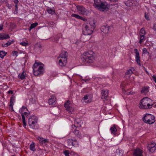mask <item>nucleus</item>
Returning <instances> with one entry per match:
<instances>
[{
	"label": "nucleus",
	"instance_id": "obj_1",
	"mask_svg": "<svg viewBox=\"0 0 156 156\" xmlns=\"http://www.w3.org/2000/svg\"><path fill=\"white\" fill-rule=\"evenodd\" d=\"M84 26V28L83 31V34L85 35H90L92 33L95 27V23L94 20H91Z\"/></svg>",
	"mask_w": 156,
	"mask_h": 156
},
{
	"label": "nucleus",
	"instance_id": "obj_2",
	"mask_svg": "<svg viewBox=\"0 0 156 156\" xmlns=\"http://www.w3.org/2000/svg\"><path fill=\"white\" fill-rule=\"evenodd\" d=\"M140 103L139 105L140 108L148 109L151 108L152 107L153 101L147 97L143 98Z\"/></svg>",
	"mask_w": 156,
	"mask_h": 156
},
{
	"label": "nucleus",
	"instance_id": "obj_3",
	"mask_svg": "<svg viewBox=\"0 0 156 156\" xmlns=\"http://www.w3.org/2000/svg\"><path fill=\"white\" fill-rule=\"evenodd\" d=\"M41 64L40 62H37L35 61V63L33 66L34 75L35 76H39L43 74L44 73V69L43 66L40 65Z\"/></svg>",
	"mask_w": 156,
	"mask_h": 156
},
{
	"label": "nucleus",
	"instance_id": "obj_4",
	"mask_svg": "<svg viewBox=\"0 0 156 156\" xmlns=\"http://www.w3.org/2000/svg\"><path fill=\"white\" fill-rule=\"evenodd\" d=\"M93 53V52L92 51L85 52L81 56L82 61L89 63L93 62L94 60Z\"/></svg>",
	"mask_w": 156,
	"mask_h": 156
},
{
	"label": "nucleus",
	"instance_id": "obj_5",
	"mask_svg": "<svg viewBox=\"0 0 156 156\" xmlns=\"http://www.w3.org/2000/svg\"><path fill=\"white\" fill-rule=\"evenodd\" d=\"M19 112L21 114L23 126L25 127L27 125L25 119V117H27L29 115L30 113L28 112L27 107L24 106H23L20 109Z\"/></svg>",
	"mask_w": 156,
	"mask_h": 156
},
{
	"label": "nucleus",
	"instance_id": "obj_6",
	"mask_svg": "<svg viewBox=\"0 0 156 156\" xmlns=\"http://www.w3.org/2000/svg\"><path fill=\"white\" fill-rule=\"evenodd\" d=\"M142 120L145 123L151 124L155 122L154 116L150 114H146L142 118Z\"/></svg>",
	"mask_w": 156,
	"mask_h": 156
},
{
	"label": "nucleus",
	"instance_id": "obj_7",
	"mask_svg": "<svg viewBox=\"0 0 156 156\" xmlns=\"http://www.w3.org/2000/svg\"><path fill=\"white\" fill-rule=\"evenodd\" d=\"M37 119L34 115H31L28 119V123L30 128L35 129V126L37 124Z\"/></svg>",
	"mask_w": 156,
	"mask_h": 156
},
{
	"label": "nucleus",
	"instance_id": "obj_8",
	"mask_svg": "<svg viewBox=\"0 0 156 156\" xmlns=\"http://www.w3.org/2000/svg\"><path fill=\"white\" fill-rule=\"evenodd\" d=\"M100 11L104 12L109 9V5L105 2H102L97 9Z\"/></svg>",
	"mask_w": 156,
	"mask_h": 156
},
{
	"label": "nucleus",
	"instance_id": "obj_9",
	"mask_svg": "<svg viewBox=\"0 0 156 156\" xmlns=\"http://www.w3.org/2000/svg\"><path fill=\"white\" fill-rule=\"evenodd\" d=\"M76 7L77 10L82 14L86 15L87 14L88 11L84 7L81 5H78Z\"/></svg>",
	"mask_w": 156,
	"mask_h": 156
},
{
	"label": "nucleus",
	"instance_id": "obj_10",
	"mask_svg": "<svg viewBox=\"0 0 156 156\" xmlns=\"http://www.w3.org/2000/svg\"><path fill=\"white\" fill-rule=\"evenodd\" d=\"M67 141L69 148H71L72 146H75L78 144L76 139L73 140L72 139H68L67 140Z\"/></svg>",
	"mask_w": 156,
	"mask_h": 156
},
{
	"label": "nucleus",
	"instance_id": "obj_11",
	"mask_svg": "<svg viewBox=\"0 0 156 156\" xmlns=\"http://www.w3.org/2000/svg\"><path fill=\"white\" fill-rule=\"evenodd\" d=\"M72 131L77 137L79 138L81 137V133H80L79 130L76 129V126L75 125H72Z\"/></svg>",
	"mask_w": 156,
	"mask_h": 156
},
{
	"label": "nucleus",
	"instance_id": "obj_12",
	"mask_svg": "<svg viewBox=\"0 0 156 156\" xmlns=\"http://www.w3.org/2000/svg\"><path fill=\"white\" fill-rule=\"evenodd\" d=\"M64 107L66 108V110L69 112V113H72L73 111V108L70 105V101L69 100L67 101L64 104Z\"/></svg>",
	"mask_w": 156,
	"mask_h": 156
},
{
	"label": "nucleus",
	"instance_id": "obj_13",
	"mask_svg": "<svg viewBox=\"0 0 156 156\" xmlns=\"http://www.w3.org/2000/svg\"><path fill=\"white\" fill-rule=\"evenodd\" d=\"M134 51L136 54L135 60L139 65L141 66V65L140 62V56L139 52L137 49L136 48L134 49Z\"/></svg>",
	"mask_w": 156,
	"mask_h": 156
},
{
	"label": "nucleus",
	"instance_id": "obj_14",
	"mask_svg": "<svg viewBox=\"0 0 156 156\" xmlns=\"http://www.w3.org/2000/svg\"><path fill=\"white\" fill-rule=\"evenodd\" d=\"M155 143H151L150 144H148L147 148L149 152L151 153L154 152L156 150V147L155 146Z\"/></svg>",
	"mask_w": 156,
	"mask_h": 156
},
{
	"label": "nucleus",
	"instance_id": "obj_15",
	"mask_svg": "<svg viewBox=\"0 0 156 156\" xmlns=\"http://www.w3.org/2000/svg\"><path fill=\"white\" fill-rule=\"evenodd\" d=\"M68 55V53L67 51H62L61 53L60 54L59 56H58L57 58L58 59H62L67 60V57Z\"/></svg>",
	"mask_w": 156,
	"mask_h": 156
},
{
	"label": "nucleus",
	"instance_id": "obj_16",
	"mask_svg": "<svg viewBox=\"0 0 156 156\" xmlns=\"http://www.w3.org/2000/svg\"><path fill=\"white\" fill-rule=\"evenodd\" d=\"M58 65L59 66L61 67H63L65 66L67 63V60L64 59H62L59 58L58 59Z\"/></svg>",
	"mask_w": 156,
	"mask_h": 156
},
{
	"label": "nucleus",
	"instance_id": "obj_17",
	"mask_svg": "<svg viewBox=\"0 0 156 156\" xmlns=\"http://www.w3.org/2000/svg\"><path fill=\"white\" fill-rule=\"evenodd\" d=\"M110 28V26L108 25H106L102 26L101 30L102 32L105 34H106L108 33Z\"/></svg>",
	"mask_w": 156,
	"mask_h": 156
},
{
	"label": "nucleus",
	"instance_id": "obj_18",
	"mask_svg": "<svg viewBox=\"0 0 156 156\" xmlns=\"http://www.w3.org/2000/svg\"><path fill=\"white\" fill-rule=\"evenodd\" d=\"M108 90H102L101 91V98L102 99H106L108 96Z\"/></svg>",
	"mask_w": 156,
	"mask_h": 156
},
{
	"label": "nucleus",
	"instance_id": "obj_19",
	"mask_svg": "<svg viewBox=\"0 0 156 156\" xmlns=\"http://www.w3.org/2000/svg\"><path fill=\"white\" fill-rule=\"evenodd\" d=\"M37 138L39 140L40 143L41 144H47V143H48L49 141L48 139H44L41 137L38 136Z\"/></svg>",
	"mask_w": 156,
	"mask_h": 156
},
{
	"label": "nucleus",
	"instance_id": "obj_20",
	"mask_svg": "<svg viewBox=\"0 0 156 156\" xmlns=\"http://www.w3.org/2000/svg\"><path fill=\"white\" fill-rule=\"evenodd\" d=\"M142 152L139 149H136L134 151L133 154L134 156H142Z\"/></svg>",
	"mask_w": 156,
	"mask_h": 156
},
{
	"label": "nucleus",
	"instance_id": "obj_21",
	"mask_svg": "<svg viewBox=\"0 0 156 156\" xmlns=\"http://www.w3.org/2000/svg\"><path fill=\"white\" fill-rule=\"evenodd\" d=\"M82 122L81 119H77L75 120L74 122L75 125H76V127H80L81 126V125L82 124Z\"/></svg>",
	"mask_w": 156,
	"mask_h": 156
},
{
	"label": "nucleus",
	"instance_id": "obj_22",
	"mask_svg": "<svg viewBox=\"0 0 156 156\" xmlns=\"http://www.w3.org/2000/svg\"><path fill=\"white\" fill-rule=\"evenodd\" d=\"M102 2L101 0H94L93 6L95 8L98 9Z\"/></svg>",
	"mask_w": 156,
	"mask_h": 156
},
{
	"label": "nucleus",
	"instance_id": "obj_23",
	"mask_svg": "<svg viewBox=\"0 0 156 156\" xmlns=\"http://www.w3.org/2000/svg\"><path fill=\"white\" fill-rule=\"evenodd\" d=\"M15 97L13 95H12V97H11L10 99V104H9V108L11 107V109L12 110V111H13V106L14 105L13 102L15 101Z\"/></svg>",
	"mask_w": 156,
	"mask_h": 156
},
{
	"label": "nucleus",
	"instance_id": "obj_24",
	"mask_svg": "<svg viewBox=\"0 0 156 156\" xmlns=\"http://www.w3.org/2000/svg\"><path fill=\"white\" fill-rule=\"evenodd\" d=\"M56 98L53 95L51 96L50 98L48 100V103L50 105H53L56 101Z\"/></svg>",
	"mask_w": 156,
	"mask_h": 156
},
{
	"label": "nucleus",
	"instance_id": "obj_25",
	"mask_svg": "<svg viewBox=\"0 0 156 156\" xmlns=\"http://www.w3.org/2000/svg\"><path fill=\"white\" fill-rule=\"evenodd\" d=\"M41 46L40 44L36 45L34 48L35 51L37 53H40L41 52Z\"/></svg>",
	"mask_w": 156,
	"mask_h": 156
},
{
	"label": "nucleus",
	"instance_id": "obj_26",
	"mask_svg": "<svg viewBox=\"0 0 156 156\" xmlns=\"http://www.w3.org/2000/svg\"><path fill=\"white\" fill-rule=\"evenodd\" d=\"M10 38L9 34H0V40L6 39Z\"/></svg>",
	"mask_w": 156,
	"mask_h": 156
},
{
	"label": "nucleus",
	"instance_id": "obj_27",
	"mask_svg": "<svg viewBox=\"0 0 156 156\" xmlns=\"http://www.w3.org/2000/svg\"><path fill=\"white\" fill-rule=\"evenodd\" d=\"M26 73L24 72V71H23L22 73H19L18 76V78L20 79L23 80L26 77Z\"/></svg>",
	"mask_w": 156,
	"mask_h": 156
},
{
	"label": "nucleus",
	"instance_id": "obj_28",
	"mask_svg": "<svg viewBox=\"0 0 156 156\" xmlns=\"http://www.w3.org/2000/svg\"><path fill=\"white\" fill-rule=\"evenodd\" d=\"M71 16L73 17H74L77 19H81L83 20H86V19L83 18L81 16H80L79 15H77V14H73L71 15Z\"/></svg>",
	"mask_w": 156,
	"mask_h": 156
},
{
	"label": "nucleus",
	"instance_id": "obj_29",
	"mask_svg": "<svg viewBox=\"0 0 156 156\" xmlns=\"http://www.w3.org/2000/svg\"><path fill=\"white\" fill-rule=\"evenodd\" d=\"M110 130L111 133L113 134H115L116 132L117 131V129L116 128L115 125H113L111 127Z\"/></svg>",
	"mask_w": 156,
	"mask_h": 156
},
{
	"label": "nucleus",
	"instance_id": "obj_30",
	"mask_svg": "<svg viewBox=\"0 0 156 156\" xmlns=\"http://www.w3.org/2000/svg\"><path fill=\"white\" fill-rule=\"evenodd\" d=\"M30 150L33 151H35L36 149L35 148L34 143L33 142L30 144Z\"/></svg>",
	"mask_w": 156,
	"mask_h": 156
},
{
	"label": "nucleus",
	"instance_id": "obj_31",
	"mask_svg": "<svg viewBox=\"0 0 156 156\" xmlns=\"http://www.w3.org/2000/svg\"><path fill=\"white\" fill-rule=\"evenodd\" d=\"M38 23L37 22H35L34 23L31 24L30 25V27L29 30L30 31L31 29L35 28L38 25Z\"/></svg>",
	"mask_w": 156,
	"mask_h": 156
},
{
	"label": "nucleus",
	"instance_id": "obj_32",
	"mask_svg": "<svg viewBox=\"0 0 156 156\" xmlns=\"http://www.w3.org/2000/svg\"><path fill=\"white\" fill-rule=\"evenodd\" d=\"M13 41H8L5 44H2V46L3 47H7L9 45L12 43V42H13Z\"/></svg>",
	"mask_w": 156,
	"mask_h": 156
},
{
	"label": "nucleus",
	"instance_id": "obj_33",
	"mask_svg": "<svg viewBox=\"0 0 156 156\" xmlns=\"http://www.w3.org/2000/svg\"><path fill=\"white\" fill-rule=\"evenodd\" d=\"M125 3L126 5L130 7L133 5V3L130 1L126 2Z\"/></svg>",
	"mask_w": 156,
	"mask_h": 156
},
{
	"label": "nucleus",
	"instance_id": "obj_34",
	"mask_svg": "<svg viewBox=\"0 0 156 156\" xmlns=\"http://www.w3.org/2000/svg\"><path fill=\"white\" fill-rule=\"evenodd\" d=\"M149 87H144L141 90V93H143L144 92H147L148 91Z\"/></svg>",
	"mask_w": 156,
	"mask_h": 156
},
{
	"label": "nucleus",
	"instance_id": "obj_35",
	"mask_svg": "<svg viewBox=\"0 0 156 156\" xmlns=\"http://www.w3.org/2000/svg\"><path fill=\"white\" fill-rule=\"evenodd\" d=\"M7 53L3 51H0V57L3 58L6 54Z\"/></svg>",
	"mask_w": 156,
	"mask_h": 156
},
{
	"label": "nucleus",
	"instance_id": "obj_36",
	"mask_svg": "<svg viewBox=\"0 0 156 156\" xmlns=\"http://www.w3.org/2000/svg\"><path fill=\"white\" fill-rule=\"evenodd\" d=\"M146 32L144 28H142L140 31V35H145Z\"/></svg>",
	"mask_w": 156,
	"mask_h": 156
},
{
	"label": "nucleus",
	"instance_id": "obj_37",
	"mask_svg": "<svg viewBox=\"0 0 156 156\" xmlns=\"http://www.w3.org/2000/svg\"><path fill=\"white\" fill-rule=\"evenodd\" d=\"M145 35H140V39L139 41V43L141 44L143 41Z\"/></svg>",
	"mask_w": 156,
	"mask_h": 156
},
{
	"label": "nucleus",
	"instance_id": "obj_38",
	"mask_svg": "<svg viewBox=\"0 0 156 156\" xmlns=\"http://www.w3.org/2000/svg\"><path fill=\"white\" fill-rule=\"evenodd\" d=\"M133 72L131 69H129L127 71L126 73L125 74L126 75H131L133 73Z\"/></svg>",
	"mask_w": 156,
	"mask_h": 156
},
{
	"label": "nucleus",
	"instance_id": "obj_39",
	"mask_svg": "<svg viewBox=\"0 0 156 156\" xmlns=\"http://www.w3.org/2000/svg\"><path fill=\"white\" fill-rule=\"evenodd\" d=\"M48 12L51 14H53L55 13V12L54 10H53L51 9H49L47 10Z\"/></svg>",
	"mask_w": 156,
	"mask_h": 156
},
{
	"label": "nucleus",
	"instance_id": "obj_40",
	"mask_svg": "<svg viewBox=\"0 0 156 156\" xmlns=\"http://www.w3.org/2000/svg\"><path fill=\"white\" fill-rule=\"evenodd\" d=\"M63 153L65 156H69V151L68 150H65L63 152Z\"/></svg>",
	"mask_w": 156,
	"mask_h": 156
},
{
	"label": "nucleus",
	"instance_id": "obj_41",
	"mask_svg": "<svg viewBox=\"0 0 156 156\" xmlns=\"http://www.w3.org/2000/svg\"><path fill=\"white\" fill-rule=\"evenodd\" d=\"M115 153L117 154V155H118L119 156H122V154L120 152V151L119 150V149L117 150Z\"/></svg>",
	"mask_w": 156,
	"mask_h": 156
},
{
	"label": "nucleus",
	"instance_id": "obj_42",
	"mask_svg": "<svg viewBox=\"0 0 156 156\" xmlns=\"http://www.w3.org/2000/svg\"><path fill=\"white\" fill-rule=\"evenodd\" d=\"M15 10L14 11V13L15 14H16L18 13V5H15Z\"/></svg>",
	"mask_w": 156,
	"mask_h": 156
},
{
	"label": "nucleus",
	"instance_id": "obj_43",
	"mask_svg": "<svg viewBox=\"0 0 156 156\" xmlns=\"http://www.w3.org/2000/svg\"><path fill=\"white\" fill-rule=\"evenodd\" d=\"M20 44L23 46H26L28 45V43L27 42H22L20 43Z\"/></svg>",
	"mask_w": 156,
	"mask_h": 156
},
{
	"label": "nucleus",
	"instance_id": "obj_44",
	"mask_svg": "<svg viewBox=\"0 0 156 156\" xmlns=\"http://www.w3.org/2000/svg\"><path fill=\"white\" fill-rule=\"evenodd\" d=\"M49 25L50 26H53L54 27H55L56 26V24L52 22H51L48 23Z\"/></svg>",
	"mask_w": 156,
	"mask_h": 156
},
{
	"label": "nucleus",
	"instance_id": "obj_45",
	"mask_svg": "<svg viewBox=\"0 0 156 156\" xmlns=\"http://www.w3.org/2000/svg\"><path fill=\"white\" fill-rule=\"evenodd\" d=\"M18 53V52L16 51H13L12 52V55L13 56H17Z\"/></svg>",
	"mask_w": 156,
	"mask_h": 156
},
{
	"label": "nucleus",
	"instance_id": "obj_46",
	"mask_svg": "<svg viewBox=\"0 0 156 156\" xmlns=\"http://www.w3.org/2000/svg\"><path fill=\"white\" fill-rule=\"evenodd\" d=\"M144 15H145V17L146 18V19L148 20H149L148 16V14H147L146 13V12L145 13Z\"/></svg>",
	"mask_w": 156,
	"mask_h": 156
},
{
	"label": "nucleus",
	"instance_id": "obj_47",
	"mask_svg": "<svg viewBox=\"0 0 156 156\" xmlns=\"http://www.w3.org/2000/svg\"><path fill=\"white\" fill-rule=\"evenodd\" d=\"M147 52V51L146 48H144L143 49V53H145L146 54Z\"/></svg>",
	"mask_w": 156,
	"mask_h": 156
},
{
	"label": "nucleus",
	"instance_id": "obj_48",
	"mask_svg": "<svg viewBox=\"0 0 156 156\" xmlns=\"http://www.w3.org/2000/svg\"><path fill=\"white\" fill-rule=\"evenodd\" d=\"M59 39V37H57L56 39L55 38L54 40H52V41L57 42L58 41Z\"/></svg>",
	"mask_w": 156,
	"mask_h": 156
},
{
	"label": "nucleus",
	"instance_id": "obj_49",
	"mask_svg": "<svg viewBox=\"0 0 156 156\" xmlns=\"http://www.w3.org/2000/svg\"><path fill=\"white\" fill-rule=\"evenodd\" d=\"M152 77L153 80L156 83V76L155 75H154L152 76Z\"/></svg>",
	"mask_w": 156,
	"mask_h": 156
},
{
	"label": "nucleus",
	"instance_id": "obj_50",
	"mask_svg": "<svg viewBox=\"0 0 156 156\" xmlns=\"http://www.w3.org/2000/svg\"><path fill=\"white\" fill-rule=\"evenodd\" d=\"M88 96H89L88 95H87L84 96V97H83V99H84V100H86L87 99H88Z\"/></svg>",
	"mask_w": 156,
	"mask_h": 156
},
{
	"label": "nucleus",
	"instance_id": "obj_51",
	"mask_svg": "<svg viewBox=\"0 0 156 156\" xmlns=\"http://www.w3.org/2000/svg\"><path fill=\"white\" fill-rule=\"evenodd\" d=\"M153 29L154 31H156V25L154 24L153 27Z\"/></svg>",
	"mask_w": 156,
	"mask_h": 156
},
{
	"label": "nucleus",
	"instance_id": "obj_52",
	"mask_svg": "<svg viewBox=\"0 0 156 156\" xmlns=\"http://www.w3.org/2000/svg\"><path fill=\"white\" fill-rule=\"evenodd\" d=\"M19 1L18 0H14V2L15 5H17L19 2Z\"/></svg>",
	"mask_w": 156,
	"mask_h": 156
},
{
	"label": "nucleus",
	"instance_id": "obj_53",
	"mask_svg": "<svg viewBox=\"0 0 156 156\" xmlns=\"http://www.w3.org/2000/svg\"><path fill=\"white\" fill-rule=\"evenodd\" d=\"M3 27V25L2 24H1L0 25V31L2 30Z\"/></svg>",
	"mask_w": 156,
	"mask_h": 156
},
{
	"label": "nucleus",
	"instance_id": "obj_54",
	"mask_svg": "<svg viewBox=\"0 0 156 156\" xmlns=\"http://www.w3.org/2000/svg\"><path fill=\"white\" fill-rule=\"evenodd\" d=\"M8 93L9 94H13V91L12 90H10L8 91Z\"/></svg>",
	"mask_w": 156,
	"mask_h": 156
},
{
	"label": "nucleus",
	"instance_id": "obj_55",
	"mask_svg": "<svg viewBox=\"0 0 156 156\" xmlns=\"http://www.w3.org/2000/svg\"><path fill=\"white\" fill-rule=\"evenodd\" d=\"M91 100H88V101H87V103H90L91 102Z\"/></svg>",
	"mask_w": 156,
	"mask_h": 156
},
{
	"label": "nucleus",
	"instance_id": "obj_56",
	"mask_svg": "<svg viewBox=\"0 0 156 156\" xmlns=\"http://www.w3.org/2000/svg\"><path fill=\"white\" fill-rule=\"evenodd\" d=\"M11 156H16L15 155H12Z\"/></svg>",
	"mask_w": 156,
	"mask_h": 156
},
{
	"label": "nucleus",
	"instance_id": "obj_57",
	"mask_svg": "<svg viewBox=\"0 0 156 156\" xmlns=\"http://www.w3.org/2000/svg\"><path fill=\"white\" fill-rule=\"evenodd\" d=\"M84 81H85V82H86V81L85 80H84Z\"/></svg>",
	"mask_w": 156,
	"mask_h": 156
}]
</instances>
